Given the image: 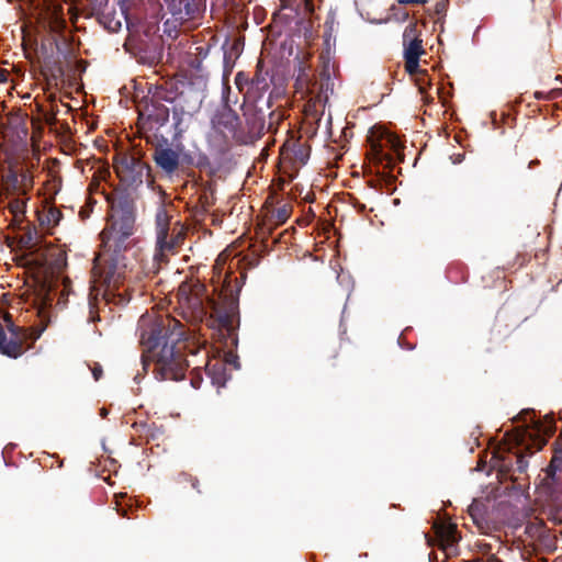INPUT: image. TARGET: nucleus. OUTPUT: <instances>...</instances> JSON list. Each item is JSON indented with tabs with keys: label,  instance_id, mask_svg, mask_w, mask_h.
I'll return each instance as SVG.
<instances>
[{
	"label": "nucleus",
	"instance_id": "obj_41",
	"mask_svg": "<svg viewBox=\"0 0 562 562\" xmlns=\"http://www.w3.org/2000/svg\"><path fill=\"white\" fill-rule=\"evenodd\" d=\"M451 158H452V162L454 165L461 164L463 161V159H464V154H458V155H456V156H453Z\"/></svg>",
	"mask_w": 562,
	"mask_h": 562
},
{
	"label": "nucleus",
	"instance_id": "obj_42",
	"mask_svg": "<svg viewBox=\"0 0 562 562\" xmlns=\"http://www.w3.org/2000/svg\"><path fill=\"white\" fill-rule=\"evenodd\" d=\"M5 81H7V74L4 70L0 69V83L5 82Z\"/></svg>",
	"mask_w": 562,
	"mask_h": 562
},
{
	"label": "nucleus",
	"instance_id": "obj_2",
	"mask_svg": "<svg viewBox=\"0 0 562 562\" xmlns=\"http://www.w3.org/2000/svg\"><path fill=\"white\" fill-rule=\"evenodd\" d=\"M238 291L233 289L225 293L217 302L212 301V312L207 319L209 326L216 328L225 337L227 347H236L238 342L237 328L239 326Z\"/></svg>",
	"mask_w": 562,
	"mask_h": 562
},
{
	"label": "nucleus",
	"instance_id": "obj_29",
	"mask_svg": "<svg viewBox=\"0 0 562 562\" xmlns=\"http://www.w3.org/2000/svg\"><path fill=\"white\" fill-rule=\"evenodd\" d=\"M290 213L291 206L289 204H282L273 211L272 218L277 224H283L290 217Z\"/></svg>",
	"mask_w": 562,
	"mask_h": 562
},
{
	"label": "nucleus",
	"instance_id": "obj_45",
	"mask_svg": "<svg viewBox=\"0 0 562 562\" xmlns=\"http://www.w3.org/2000/svg\"><path fill=\"white\" fill-rule=\"evenodd\" d=\"M32 246H38V245H37V244H33ZM44 246L52 247V246H55V245H54V244H52V243H47V244H45Z\"/></svg>",
	"mask_w": 562,
	"mask_h": 562
},
{
	"label": "nucleus",
	"instance_id": "obj_33",
	"mask_svg": "<svg viewBox=\"0 0 562 562\" xmlns=\"http://www.w3.org/2000/svg\"><path fill=\"white\" fill-rule=\"evenodd\" d=\"M408 74L414 75L419 70V58H404Z\"/></svg>",
	"mask_w": 562,
	"mask_h": 562
},
{
	"label": "nucleus",
	"instance_id": "obj_46",
	"mask_svg": "<svg viewBox=\"0 0 562 562\" xmlns=\"http://www.w3.org/2000/svg\"><path fill=\"white\" fill-rule=\"evenodd\" d=\"M227 246L233 247V246H236V244H235V241H232Z\"/></svg>",
	"mask_w": 562,
	"mask_h": 562
},
{
	"label": "nucleus",
	"instance_id": "obj_14",
	"mask_svg": "<svg viewBox=\"0 0 562 562\" xmlns=\"http://www.w3.org/2000/svg\"><path fill=\"white\" fill-rule=\"evenodd\" d=\"M224 104L217 110L212 119L213 126L225 136H235L240 125L238 114L232 109V103H236L237 99L232 101L229 97L223 98Z\"/></svg>",
	"mask_w": 562,
	"mask_h": 562
},
{
	"label": "nucleus",
	"instance_id": "obj_35",
	"mask_svg": "<svg viewBox=\"0 0 562 562\" xmlns=\"http://www.w3.org/2000/svg\"><path fill=\"white\" fill-rule=\"evenodd\" d=\"M414 37H416L415 36V25L411 23L404 30L403 41H404V43H406V42H409V40H412Z\"/></svg>",
	"mask_w": 562,
	"mask_h": 562
},
{
	"label": "nucleus",
	"instance_id": "obj_19",
	"mask_svg": "<svg viewBox=\"0 0 562 562\" xmlns=\"http://www.w3.org/2000/svg\"><path fill=\"white\" fill-rule=\"evenodd\" d=\"M270 85H249L245 91L244 105H268L272 106L271 92H269Z\"/></svg>",
	"mask_w": 562,
	"mask_h": 562
},
{
	"label": "nucleus",
	"instance_id": "obj_13",
	"mask_svg": "<svg viewBox=\"0 0 562 562\" xmlns=\"http://www.w3.org/2000/svg\"><path fill=\"white\" fill-rule=\"evenodd\" d=\"M271 108L267 102L266 105L247 106L241 104V110L251 134L261 135L266 128L270 130L272 127L274 112Z\"/></svg>",
	"mask_w": 562,
	"mask_h": 562
},
{
	"label": "nucleus",
	"instance_id": "obj_23",
	"mask_svg": "<svg viewBox=\"0 0 562 562\" xmlns=\"http://www.w3.org/2000/svg\"><path fill=\"white\" fill-rule=\"evenodd\" d=\"M436 535L443 550L453 547L459 541L456 525H440L436 528Z\"/></svg>",
	"mask_w": 562,
	"mask_h": 562
},
{
	"label": "nucleus",
	"instance_id": "obj_9",
	"mask_svg": "<svg viewBox=\"0 0 562 562\" xmlns=\"http://www.w3.org/2000/svg\"><path fill=\"white\" fill-rule=\"evenodd\" d=\"M3 321L10 337L7 336L3 326L0 324V352L10 358L20 357L24 352V342L29 338L35 341L42 334V329L31 334L27 329L16 326L9 313L3 315Z\"/></svg>",
	"mask_w": 562,
	"mask_h": 562
},
{
	"label": "nucleus",
	"instance_id": "obj_18",
	"mask_svg": "<svg viewBox=\"0 0 562 562\" xmlns=\"http://www.w3.org/2000/svg\"><path fill=\"white\" fill-rule=\"evenodd\" d=\"M170 215L167 213L164 206L157 209L155 215V227H156V245L161 246H176V241L168 238Z\"/></svg>",
	"mask_w": 562,
	"mask_h": 562
},
{
	"label": "nucleus",
	"instance_id": "obj_28",
	"mask_svg": "<svg viewBox=\"0 0 562 562\" xmlns=\"http://www.w3.org/2000/svg\"><path fill=\"white\" fill-rule=\"evenodd\" d=\"M423 53L422 40L418 37L404 43V58H419Z\"/></svg>",
	"mask_w": 562,
	"mask_h": 562
},
{
	"label": "nucleus",
	"instance_id": "obj_5",
	"mask_svg": "<svg viewBox=\"0 0 562 562\" xmlns=\"http://www.w3.org/2000/svg\"><path fill=\"white\" fill-rule=\"evenodd\" d=\"M126 248H100L93 258L92 274L108 286H116L124 278Z\"/></svg>",
	"mask_w": 562,
	"mask_h": 562
},
{
	"label": "nucleus",
	"instance_id": "obj_10",
	"mask_svg": "<svg viewBox=\"0 0 562 562\" xmlns=\"http://www.w3.org/2000/svg\"><path fill=\"white\" fill-rule=\"evenodd\" d=\"M26 176L20 180L16 175H12L3 186V192L0 193V209L8 207L14 217L24 215L27 202V187L24 183Z\"/></svg>",
	"mask_w": 562,
	"mask_h": 562
},
{
	"label": "nucleus",
	"instance_id": "obj_48",
	"mask_svg": "<svg viewBox=\"0 0 562 562\" xmlns=\"http://www.w3.org/2000/svg\"><path fill=\"white\" fill-rule=\"evenodd\" d=\"M311 255L310 251L306 249L304 252H303V256H306V255Z\"/></svg>",
	"mask_w": 562,
	"mask_h": 562
},
{
	"label": "nucleus",
	"instance_id": "obj_17",
	"mask_svg": "<svg viewBox=\"0 0 562 562\" xmlns=\"http://www.w3.org/2000/svg\"><path fill=\"white\" fill-rule=\"evenodd\" d=\"M156 166L166 175H173L180 165L179 154L170 147H157L153 154Z\"/></svg>",
	"mask_w": 562,
	"mask_h": 562
},
{
	"label": "nucleus",
	"instance_id": "obj_39",
	"mask_svg": "<svg viewBox=\"0 0 562 562\" xmlns=\"http://www.w3.org/2000/svg\"><path fill=\"white\" fill-rule=\"evenodd\" d=\"M54 23H55L54 27L57 31H61V30H64L66 27V21L64 19H61V18H56Z\"/></svg>",
	"mask_w": 562,
	"mask_h": 562
},
{
	"label": "nucleus",
	"instance_id": "obj_4",
	"mask_svg": "<svg viewBox=\"0 0 562 562\" xmlns=\"http://www.w3.org/2000/svg\"><path fill=\"white\" fill-rule=\"evenodd\" d=\"M52 248H11L15 252L19 265L32 269L44 278L59 273L67 266L64 248L50 252Z\"/></svg>",
	"mask_w": 562,
	"mask_h": 562
},
{
	"label": "nucleus",
	"instance_id": "obj_36",
	"mask_svg": "<svg viewBox=\"0 0 562 562\" xmlns=\"http://www.w3.org/2000/svg\"><path fill=\"white\" fill-rule=\"evenodd\" d=\"M217 369H222V366H221V364H218V363H215V364H213L212 367H207V373H209L210 375H213ZM212 379H213V382H214V383H216V384H218V385H224V381H222V379H221V378L212 376Z\"/></svg>",
	"mask_w": 562,
	"mask_h": 562
},
{
	"label": "nucleus",
	"instance_id": "obj_27",
	"mask_svg": "<svg viewBox=\"0 0 562 562\" xmlns=\"http://www.w3.org/2000/svg\"><path fill=\"white\" fill-rule=\"evenodd\" d=\"M196 49L199 50V55L190 58L189 67L198 75V81H204L203 59L206 57L209 48L198 47Z\"/></svg>",
	"mask_w": 562,
	"mask_h": 562
},
{
	"label": "nucleus",
	"instance_id": "obj_15",
	"mask_svg": "<svg viewBox=\"0 0 562 562\" xmlns=\"http://www.w3.org/2000/svg\"><path fill=\"white\" fill-rule=\"evenodd\" d=\"M204 285L199 282L189 283L182 282L177 292V297L182 306L188 307L196 315L204 314L203 294Z\"/></svg>",
	"mask_w": 562,
	"mask_h": 562
},
{
	"label": "nucleus",
	"instance_id": "obj_32",
	"mask_svg": "<svg viewBox=\"0 0 562 562\" xmlns=\"http://www.w3.org/2000/svg\"><path fill=\"white\" fill-rule=\"evenodd\" d=\"M271 79L269 78V74L267 71H262L261 69H258L255 74V76L250 79L249 85H270Z\"/></svg>",
	"mask_w": 562,
	"mask_h": 562
},
{
	"label": "nucleus",
	"instance_id": "obj_37",
	"mask_svg": "<svg viewBox=\"0 0 562 562\" xmlns=\"http://www.w3.org/2000/svg\"><path fill=\"white\" fill-rule=\"evenodd\" d=\"M91 373L95 381H99L103 375V370L100 363L94 362L92 367H90Z\"/></svg>",
	"mask_w": 562,
	"mask_h": 562
},
{
	"label": "nucleus",
	"instance_id": "obj_1",
	"mask_svg": "<svg viewBox=\"0 0 562 562\" xmlns=\"http://www.w3.org/2000/svg\"><path fill=\"white\" fill-rule=\"evenodd\" d=\"M137 330L144 370L154 364L157 380H182L189 367L182 352L187 338L184 325L169 314H145L138 321Z\"/></svg>",
	"mask_w": 562,
	"mask_h": 562
},
{
	"label": "nucleus",
	"instance_id": "obj_6",
	"mask_svg": "<svg viewBox=\"0 0 562 562\" xmlns=\"http://www.w3.org/2000/svg\"><path fill=\"white\" fill-rule=\"evenodd\" d=\"M205 81L199 80L195 83H182L181 90L170 101L173 103L172 117L175 127L181 132V124L186 117H192L201 108L205 98Z\"/></svg>",
	"mask_w": 562,
	"mask_h": 562
},
{
	"label": "nucleus",
	"instance_id": "obj_22",
	"mask_svg": "<svg viewBox=\"0 0 562 562\" xmlns=\"http://www.w3.org/2000/svg\"><path fill=\"white\" fill-rule=\"evenodd\" d=\"M521 416L532 415L531 418V428L536 430L538 434H542L547 437H552L557 431L555 420L553 415H546L543 420L536 419L533 411H525L520 414Z\"/></svg>",
	"mask_w": 562,
	"mask_h": 562
},
{
	"label": "nucleus",
	"instance_id": "obj_24",
	"mask_svg": "<svg viewBox=\"0 0 562 562\" xmlns=\"http://www.w3.org/2000/svg\"><path fill=\"white\" fill-rule=\"evenodd\" d=\"M559 439H562V432L560 434ZM547 479H550L552 483L560 484L562 483V449L560 451H555L553 458L550 461L547 470Z\"/></svg>",
	"mask_w": 562,
	"mask_h": 562
},
{
	"label": "nucleus",
	"instance_id": "obj_31",
	"mask_svg": "<svg viewBox=\"0 0 562 562\" xmlns=\"http://www.w3.org/2000/svg\"><path fill=\"white\" fill-rule=\"evenodd\" d=\"M249 83H250V79L245 72L239 71L236 74L235 85H236L237 89L239 90V92L243 93L244 95H245L246 89L249 87Z\"/></svg>",
	"mask_w": 562,
	"mask_h": 562
},
{
	"label": "nucleus",
	"instance_id": "obj_34",
	"mask_svg": "<svg viewBox=\"0 0 562 562\" xmlns=\"http://www.w3.org/2000/svg\"><path fill=\"white\" fill-rule=\"evenodd\" d=\"M191 385L194 389H199L201 386V383L203 381L202 375L198 369L192 370L191 372Z\"/></svg>",
	"mask_w": 562,
	"mask_h": 562
},
{
	"label": "nucleus",
	"instance_id": "obj_20",
	"mask_svg": "<svg viewBox=\"0 0 562 562\" xmlns=\"http://www.w3.org/2000/svg\"><path fill=\"white\" fill-rule=\"evenodd\" d=\"M334 80L330 77L328 69H324L318 80L314 83L313 90H317L315 95V103L323 105L324 108L329 101V97L334 93Z\"/></svg>",
	"mask_w": 562,
	"mask_h": 562
},
{
	"label": "nucleus",
	"instance_id": "obj_12",
	"mask_svg": "<svg viewBox=\"0 0 562 562\" xmlns=\"http://www.w3.org/2000/svg\"><path fill=\"white\" fill-rule=\"evenodd\" d=\"M164 8L170 14V19L166 21V25L172 23L183 24L194 20L200 14V4L198 0H164Z\"/></svg>",
	"mask_w": 562,
	"mask_h": 562
},
{
	"label": "nucleus",
	"instance_id": "obj_11",
	"mask_svg": "<svg viewBox=\"0 0 562 562\" xmlns=\"http://www.w3.org/2000/svg\"><path fill=\"white\" fill-rule=\"evenodd\" d=\"M237 248H224L217 256L215 267L223 269L228 265V272L232 273L234 269L240 270V277L246 278V270L255 268L260 261V256L254 251L252 248H247V251H238Z\"/></svg>",
	"mask_w": 562,
	"mask_h": 562
},
{
	"label": "nucleus",
	"instance_id": "obj_40",
	"mask_svg": "<svg viewBox=\"0 0 562 562\" xmlns=\"http://www.w3.org/2000/svg\"><path fill=\"white\" fill-rule=\"evenodd\" d=\"M166 248H162V247H159V248H156V251H155V255H154V258L156 260H160L165 255H164V250ZM168 250H172L173 248H167Z\"/></svg>",
	"mask_w": 562,
	"mask_h": 562
},
{
	"label": "nucleus",
	"instance_id": "obj_21",
	"mask_svg": "<svg viewBox=\"0 0 562 562\" xmlns=\"http://www.w3.org/2000/svg\"><path fill=\"white\" fill-rule=\"evenodd\" d=\"M134 192L133 190L125 189L120 192L115 200L112 202V209L114 212V216L116 215H127L135 216V205H134Z\"/></svg>",
	"mask_w": 562,
	"mask_h": 562
},
{
	"label": "nucleus",
	"instance_id": "obj_26",
	"mask_svg": "<svg viewBox=\"0 0 562 562\" xmlns=\"http://www.w3.org/2000/svg\"><path fill=\"white\" fill-rule=\"evenodd\" d=\"M78 10L87 13L88 15H95L108 9L109 0H71Z\"/></svg>",
	"mask_w": 562,
	"mask_h": 562
},
{
	"label": "nucleus",
	"instance_id": "obj_3",
	"mask_svg": "<svg viewBox=\"0 0 562 562\" xmlns=\"http://www.w3.org/2000/svg\"><path fill=\"white\" fill-rule=\"evenodd\" d=\"M38 76L47 85H58L65 80L66 68L74 63L71 50L66 40L58 42L55 40V49L53 46L42 44L38 49Z\"/></svg>",
	"mask_w": 562,
	"mask_h": 562
},
{
	"label": "nucleus",
	"instance_id": "obj_44",
	"mask_svg": "<svg viewBox=\"0 0 562 562\" xmlns=\"http://www.w3.org/2000/svg\"><path fill=\"white\" fill-rule=\"evenodd\" d=\"M198 484H199V481L195 479L193 482H192V487L198 490V492H200V490L198 488Z\"/></svg>",
	"mask_w": 562,
	"mask_h": 562
},
{
	"label": "nucleus",
	"instance_id": "obj_8",
	"mask_svg": "<svg viewBox=\"0 0 562 562\" xmlns=\"http://www.w3.org/2000/svg\"><path fill=\"white\" fill-rule=\"evenodd\" d=\"M115 171L125 189L136 191L149 176V167L132 153H120L115 158Z\"/></svg>",
	"mask_w": 562,
	"mask_h": 562
},
{
	"label": "nucleus",
	"instance_id": "obj_47",
	"mask_svg": "<svg viewBox=\"0 0 562 562\" xmlns=\"http://www.w3.org/2000/svg\"><path fill=\"white\" fill-rule=\"evenodd\" d=\"M427 0H418L417 3H425Z\"/></svg>",
	"mask_w": 562,
	"mask_h": 562
},
{
	"label": "nucleus",
	"instance_id": "obj_7",
	"mask_svg": "<svg viewBox=\"0 0 562 562\" xmlns=\"http://www.w3.org/2000/svg\"><path fill=\"white\" fill-rule=\"evenodd\" d=\"M143 0H119L120 11H106L103 9L102 12L95 14L100 24L110 32H119L122 29L123 22L126 29L136 26L143 19V14L138 4Z\"/></svg>",
	"mask_w": 562,
	"mask_h": 562
},
{
	"label": "nucleus",
	"instance_id": "obj_38",
	"mask_svg": "<svg viewBox=\"0 0 562 562\" xmlns=\"http://www.w3.org/2000/svg\"><path fill=\"white\" fill-rule=\"evenodd\" d=\"M168 119H169V110L167 108H165L160 114H159V119L158 121L160 122V124H165L166 122H168Z\"/></svg>",
	"mask_w": 562,
	"mask_h": 562
},
{
	"label": "nucleus",
	"instance_id": "obj_43",
	"mask_svg": "<svg viewBox=\"0 0 562 562\" xmlns=\"http://www.w3.org/2000/svg\"><path fill=\"white\" fill-rule=\"evenodd\" d=\"M418 0H400L398 2L402 3V4H407V3H417Z\"/></svg>",
	"mask_w": 562,
	"mask_h": 562
},
{
	"label": "nucleus",
	"instance_id": "obj_16",
	"mask_svg": "<svg viewBox=\"0 0 562 562\" xmlns=\"http://www.w3.org/2000/svg\"><path fill=\"white\" fill-rule=\"evenodd\" d=\"M117 216L119 218L114 220L112 224L101 233L104 244L113 241L119 245L134 234L135 216Z\"/></svg>",
	"mask_w": 562,
	"mask_h": 562
},
{
	"label": "nucleus",
	"instance_id": "obj_25",
	"mask_svg": "<svg viewBox=\"0 0 562 562\" xmlns=\"http://www.w3.org/2000/svg\"><path fill=\"white\" fill-rule=\"evenodd\" d=\"M61 218V212L55 206H47L38 214L40 223L46 231H50L57 226Z\"/></svg>",
	"mask_w": 562,
	"mask_h": 562
},
{
	"label": "nucleus",
	"instance_id": "obj_30",
	"mask_svg": "<svg viewBox=\"0 0 562 562\" xmlns=\"http://www.w3.org/2000/svg\"><path fill=\"white\" fill-rule=\"evenodd\" d=\"M240 53L239 43H233L231 46V52L224 50L223 61L225 68L233 67V55L237 57Z\"/></svg>",
	"mask_w": 562,
	"mask_h": 562
}]
</instances>
